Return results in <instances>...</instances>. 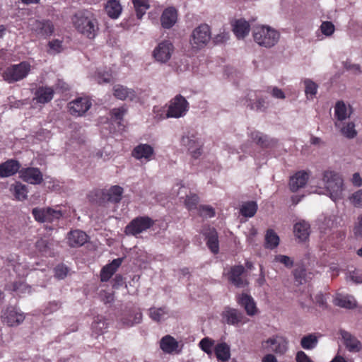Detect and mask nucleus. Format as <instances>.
I'll use <instances>...</instances> for the list:
<instances>
[{"label":"nucleus","instance_id":"bf43d9fd","mask_svg":"<svg viewBox=\"0 0 362 362\" xmlns=\"http://www.w3.org/2000/svg\"><path fill=\"white\" fill-rule=\"evenodd\" d=\"M346 279L348 280H351L356 284H361L362 283V272L359 270H354L349 272Z\"/></svg>","mask_w":362,"mask_h":362},{"label":"nucleus","instance_id":"f704fd0d","mask_svg":"<svg viewBox=\"0 0 362 362\" xmlns=\"http://www.w3.org/2000/svg\"><path fill=\"white\" fill-rule=\"evenodd\" d=\"M105 11L109 17L117 18L122 12V6L117 0H110L105 6Z\"/></svg>","mask_w":362,"mask_h":362},{"label":"nucleus","instance_id":"f8f14e48","mask_svg":"<svg viewBox=\"0 0 362 362\" xmlns=\"http://www.w3.org/2000/svg\"><path fill=\"white\" fill-rule=\"evenodd\" d=\"M29 26L31 30L40 37H47L54 32L52 23L47 20H31Z\"/></svg>","mask_w":362,"mask_h":362},{"label":"nucleus","instance_id":"cd10ccee","mask_svg":"<svg viewBox=\"0 0 362 362\" xmlns=\"http://www.w3.org/2000/svg\"><path fill=\"white\" fill-rule=\"evenodd\" d=\"M88 236L82 230H71L68 234V244L72 247H79L87 242Z\"/></svg>","mask_w":362,"mask_h":362},{"label":"nucleus","instance_id":"6e6552de","mask_svg":"<svg viewBox=\"0 0 362 362\" xmlns=\"http://www.w3.org/2000/svg\"><path fill=\"white\" fill-rule=\"evenodd\" d=\"M181 145L186 148L192 158L197 159L202 153L203 144L194 133L187 132L181 139Z\"/></svg>","mask_w":362,"mask_h":362},{"label":"nucleus","instance_id":"393cba45","mask_svg":"<svg viewBox=\"0 0 362 362\" xmlns=\"http://www.w3.org/2000/svg\"><path fill=\"white\" fill-rule=\"evenodd\" d=\"M223 318L226 322L230 325H236L243 322V314L235 308L226 307L222 313Z\"/></svg>","mask_w":362,"mask_h":362},{"label":"nucleus","instance_id":"b1692460","mask_svg":"<svg viewBox=\"0 0 362 362\" xmlns=\"http://www.w3.org/2000/svg\"><path fill=\"white\" fill-rule=\"evenodd\" d=\"M54 93L51 87L40 86L35 91L33 100H36L37 103H47L52 100Z\"/></svg>","mask_w":362,"mask_h":362},{"label":"nucleus","instance_id":"c85d7f7f","mask_svg":"<svg viewBox=\"0 0 362 362\" xmlns=\"http://www.w3.org/2000/svg\"><path fill=\"white\" fill-rule=\"evenodd\" d=\"M122 258H117L113 259L111 263L104 267L100 273L101 281H107L122 264Z\"/></svg>","mask_w":362,"mask_h":362},{"label":"nucleus","instance_id":"f257e3e1","mask_svg":"<svg viewBox=\"0 0 362 362\" xmlns=\"http://www.w3.org/2000/svg\"><path fill=\"white\" fill-rule=\"evenodd\" d=\"M72 21L76 30L88 39H94L99 31L96 16L90 11H78L74 15Z\"/></svg>","mask_w":362,"mask_h":362},{"label":"nucleus","instance_id":"58836bf2","mask_svg":"<svg viewBox=\"0 0 362 362\" xmlns=\"http://www.w3.org/2000/svg\"><path fill=\"white\" fill-rule=\"evenodd\" d=\"M317 344L318 338L315 334H308L303 337L300 339V346L305 350H312L315 349Z\"/></svg>","mask_w":362,"mask_h":362},{"label":"nucleus","instance_id":"6e6d98bb","mask_svg":"<svg viewBox=\"0 0 362 362\" xmlns=\"http://www.w3.org/2000/svg\"><path fill=\"white\" fill-rule=\"evenodd\" d=\"M200 216L204 218H211L215 216V211L213 207L207 205H202L199 208Z\"/></svg>","mask_w":362,"mask_h":362},{"label":"nucleus","instance_id":"3c124183","mask_svg":"<svg viewBox=\"0 0 362 362\" xmlns=\"http://www.w3.org/2000/svg\"><path fill=\"white\" fill-rule=\"evenodd\" d=\"M305 84V92L306 95L308 97V95H310V97L313 98V96H315L317 91V85L313 82L310 79H305L304 81Z\"/></svg>","mask_w":362,"mask_h":362},{"label":"nucleus","instance_id":"5fc2aeb1","mask_svg":"<svg viewBox=\"0 0 362 362\" xmlns=\"http://www.w3.org/2000/svg\"><path fill=\"white\" fill-rule=\"evenodd\" d=\"M274 261L284 264L287 268H291L293 265V260L290 257L284 255H276Z\"/></svg>","mask_w":362,"mask_h":362},{"label":"nucleus","instance_id":"13d9d810","mask_svg":"<svg viewBox=\"0 0 362 362\" xmlns=\"http://www.w3.org/2000/svg\"><path fill=\"white\" fill-rule=\"evenodd\" d=\"M293 276L296 282L298 284H303L305 282L306 271L303 268H298L294 270Z\"/></svg>","mask_w":362,"mask_h":362},{"label":"nucleus","instance_id":"9d476101","mask_svg":"<svg viewBox=\"0 0 362 362\" xmlns=\"http://www.w3.org/2000/svg\"><path fill=\"white\" fill-rule=\"evenodd\" d=\"M288 340L282 336L274 335L262 341V347L276 354L283 355L288 350Z\"/></svg>","mask_w":362,"mask_h":362},{"label":"nucleus","instance_id":"79ce46f5","mask_svg":"<svg viewBox=\"0 0 362 362\" xmlns=\"http://www.w3.org/2000/svg\"><path fill=\"white\" fill-rule=\"evenodd\" d=\"M279 244V237L278 235L272 230L269 229L267 231L265 235V246L269 249H274Z\"/></svg>","mask_w":362,"mask_h":362},{"label":"nucleus","instance_id":"ea45409f","mask_svg":"<svg viewBox=\"0 0 362 362\" xmlns=\"http://www.w3.org/2000/svg\"><path fill=\"white\" fill-rule=\"evenodd\" d=\"M298 301L302 308H310L311 304L314 303V299L312 297L311 291L308 288L303 290L298 295Z\"/></svg>","mask_w":362,"mask_h":362},{"label":"nucleus","instance_id":"bb28decb","mask_svg":"<svg viewBox=\"0 0 362 362\" xmlns=\"http://www.w3.org/2000/svg\"><path fill=\"white\" fill-rule=\"evenodd\" d=\"M238 303L240 306L245 308L248 315L253 316L256 314L257 307L252 296L247 293H242L238 298Z\"/></svg>","mask_w":362,"mask_h":362},{"label":"nucleus","instance_id":"c03bdc74","mask_svg":"<svg viewBox=\"0 0 362 362\" xmlns=\"http://www.w3.org/2000/svg\"><path fill=\"white\" fill-rule=\"evenodd\" d=\"M136 16L139 19H141L145 14L146 10L149 8V1L148 0H132Z\"/></svg>","mask_w":362,"mask_h":362},{"label":"nucleus","instance_id":"7c9ffc66","mask_svg":"<svg viewBox=\"0 0 362 362\" xmlns=\"http://www.w3.org/2000/svg\"><path fill=\"white\" fill-rule=\"evenodd\" d=\"M295 236L300 241H305L310 235V225L305 221H300L296 223L293 227Z\"/></svg>","mask_w":362,"mask_h":362},{"label":"nucleus","instance_id":"338daca9","mask_svg":"<svg viewBox=\"0 0 362 362\" xmlns=\"http://www.w3.org/2000/svg\"><path fill=\"white\" fill-rule=\"evenodd\" d=\"M49 47L54 53H59L62 50V42L59 40H54L49 42Z\"/></svg>","mask_w":362,"mask_h":362},{"label":"nucleus","instance_id":"603ef678","mask_svg":"<svg viewBox=\"0 0 362 362\" xmlns=\"http://www.w3.org/2000/svg\"><path fill=\"white\" fill-rule=\"evenodd\" d=\"M142 313L141 312H136L134 315H130L127 318H124V325L131 327L136 324H139L141 322Z\"/></svg>","mask_w":362,"mask_h":362},{"label":"nucleus","instance_id":"6ab92c4d","mask_svg":"<svg viewBox=\"0 0 362 362\" xmlns=\"http://www.w3.org/2000/svg\"><path fill=\"white\" fill-rule=\"evenodd\" d=\"M21 163L14 159H9L0 164V177H8L19 172Z\"/></svg>","mask_w":362,"mask_h":362},{"label":"nucleus","instance_id":"4be33fe9","mask_svg":"<svg viewBox=\"0 0 362 362\" xmlns=\"http://www.w3.org/2000/svg\"><path fill=\"white\" fill-rule=\"evenodd\" d=\"M204 235L206 237V245L214 254H217L219 251V242L216 230L213 228L204 229Z\"/></svg>","mask_w":362,"mask_h":362},{"label":"nucleus","instance_id":"37998d69","mask_svg":"<svg viewBox=\"0 0 362 362\" xmlns=\"http://www.w3.org/2000/svg\"><path fill=\"white\" fill-rule=\"evenodd\" d=\"M246 105L250 107V110L264 112L268 107V103L264 98H258L255 103H252L251 99L247 100Z\"/></svg>","mask_w":362,"mask_h":362},{"label":"nucleus","instance_id":"7ed1b4c3","mask_svg":"<svg viewBox=\"0 0 362 362\" xmlns=\"http://www.w3.org/2000/svg\"><path fill=\"white\" fill-rule=\"evenodd\" d=\"M252 35L256 43L266 48L274 47L280 38L279 33L268 25L255 26L252 30Z\"/></svg>","mask_w":362,"mask_h":362},{"label":"nucleus","instance_id":"4c0bfd02","mask_svg":"<svg viewBox=\"0 0 362 362\" xmlns=\"http://www.w3.org/2000/svg\"><path fill=\"white\" fill-rule=\"evenodd\" d=\"M94 77L99 84L109 83L115 81V77L111 69L99 70L95 73Z\"/></svg>","mask_w":362,"mask_h":362},{"label":"nucleus","instance_id":"dca6fc26","mask_svg":"<svg viewBox=\"0 0 362 362\" xmlns=\"http://www.w3.org/2000/svg\"><path fill=\"white\" fill-rule=\"evenodd\" d=\"M134 158L139 160L150 161L154 155L153 148L147 144H140L135 146L132 152Z\"/></svg>","mask_w":362,"mask_h":362},{"label":"nucleus","instance_id":"de8ad7c7","mask_svg":"<svg viewBox=\"0 0 362 362\" xmlns=\"http://www.w3.org/2000/svg\"><path fill=\"white\" fill-rule=\"evenodd\" d=\"M341 133L347 139H354L357 135L354 122H349L341 128Z\"/></svg>","mask_w":362,"mask_h":362},{"label":"nucleus","instance_id":"f3484780","mask_svg":"<svg viewBox=\"0 0 362 362\" xmlns=\"http://www.w3.org/2000/svg\"><path fill=\"white\" fill-rule=\"evenodd\" d=\"M309 179V173L305 170L298 171L291 177L289 180V188L293 192H297L305 186Z\"/></svg>","mask_w":362,"mask_h":362},{"label":"nucleus","instance_id":"4d7b16f0","mask_svg":"<svg viewBox=\"0 0 362 362\" xmlns=\"http://www.w3.org/2000/svg\"><path fill=\"white\" fill-rule=\"evenodd\" d=\"M351 203L355 207L362 206V189H359L351 194L349 197Z\"/></svg>","mask_w":362,"mask_h":362},{"label":"nucleus","instance_id":"1a4fd4ad","mask_svg":"<svg viewBox=\"0 0 362 362\" xmlns=\"http://www.w3.org/2000/svg\"><path fill=\"white\" fill-rule=\"evenodd\" d=\"M154 221L148 216H139L132 220L125 227L124 233L127 235H136L150 228Z\"/></svg>","mask_w":362,"mask_h":362},{"label":"nucleus","instance_id":"a19ab883","mask_svg":"<svg viewBox=\"0 0 362 362\" xmlns=\"http://www.w3.org/2000/svg\"><path fill=\"white\" fill-rule=\"evenodd\" d=\"M334 116L338 121L342 122L349 117L347 113V107L346 104L340 100L337 101L334 106Z\"/></svg>","mask_w":362,"mask_h":362},{"label":"nucleus","instance_id":"49530a36","mask_svg":"<svg viewBox=\"0 0 362 362\" xmlns=\"http://www.w3.org/2000/svg\"><path fill=\"white\" fill-rule=\"evenodd\" d=\"M14 196L18 201H23L27 198V187L21 182H16L13 185Z\"/></svg>","mask_w":362,"mask_h":362},{"label":"nucleus","instance_id":"680f3d73","mask_svg":"<svg viewBox=\"0 0 362 362\" xmlns=\"http://www.w3.org/2000/svg\"><path fill=\"white\" fill-rule=\"evenodd\" d=\"M68 273V268L63 265H58L54 269V275L59 279H64Z\"/></svg>","mask_w":362,"mask_h":362},{"label":"nucleus","instance_id":"2eb2a0df","mask_svg":"<svg viewBox=\"0 0 362 362\" xmlns=\"http://www.w3.org/2000/svg\"><path fill=\"white\" fill-rule=\"evenodd\" d=\"M3 322L13 327L20 325L25 319L23 313H18L15 308H7L1 315Z\"/></svg>","mask_w":362,"mask_h":362},{"label":"nucleus","instance_id":"72a5a7b5","mask_svg":"<svg viewBox=\"0 0 362 362\" xmlns=\"http://www.w3.org/2000/svg\"><path fill=\"white\" fill-rule=\"evenodd\" d=\"M160 346L165 353L170 354L176 351L178 343L173 337L166 335L161 339Z\"/></svg>","mask_w":362,"mask_h":362},{"label":"nucleus","instance_id":"09e8293b","mask_svg":"<svg viewBox=\"0 0 362 362\" xmlns=\"http://www.w3.org/2000/svg\"><path fill=\"white\" fill-rule=\"evenodd\" d=\"M107 322L102 317H97L91 325V328L94 332L100 334L107 328Z\"/></svg>","mask_w":362,"mask_h":362},{"label":"nucleus","instance_id":"8fccbe9b","mask_svg":"<svg viewBox=\"0 0 362 362\" xmlns=\"http://www.w3.org/2000/svg\"><path fill=\"white\" fill-rule=\"evenodd\" d=\"M200 349L207 354H212V347L214 345V340L209 338L204 337L199 342Z\"/></svg>","mask_w":362,"mask_h":362},{"label":"nucleus","instance_id":"a878e982","mask_svg":"<svg viewBox=\"0 0 362 362\" xmlns=\"http://www.w3.org/2000/svg\"><path fill=\"white\" fill-rule=\"evenodd\" d=\"M113 95L121 100H129L133 101L136 98V92L133 89L120 84L115 85L113 87Z\"/></svg>","mask_w":362,"mask_h":362},{"label":"nucleus","instance_id":"c9c22d12","mask_svg":"<svg viewBox=\"0 0 362 362\" xmlns=\"http://www.w3.org/2000/svg\"><path fill=\"white\" fill-rule=\"evenodd\" d=\"M258 206L256 202L249 201L243 203L240 209V213L242 216L251 218L255 216L257 211Z\"/></svg>","mask_w":362,"mask_h":362},{"label":"nucleus","instance_id":"20e7f679","mask_svg":"<svg viewBox=\"0 0 362 362\" xmlns=\"http://www.w3.org/2000/svg\"><path fill=\"white\" fill-rule=\"evenodd\" d=\"M31 71V65L28 62L23 61L17 64H12L1 73L4 80L13 83L26 78Z\"/></svg>","mask_w":362,"mask_h":362},{"label":"nucleus","instance_id":"69168bd1","mask_svg":"<svg viewBox=\"0 0 362 362\" xmlns=\"http://www.w3.org/2000/svg\"><path fill=\"white\" fill-rule=\"evenodd\" d=\"M314 303L322 309L327 308V300L322 293H319L315 296Z\"/></svg>","mask_w":362,"mask_h":362},{"label":"nucleus","instance_id":"5701e85b","mask_svg":"<svg viewBox=\"0 0 362 362\" xmlns=\"http://www.w3.org/2000/svg\"><path fill=\"white\" fill-rule=\"evenodd\" d=\"M177 20V11L174 7L165 8L160 17L161 25L163 28H172Z\"/></svg>","mask_w":362,"mask_h":362},{"label":"nucleus","instance_id":"473e14b6","mask_svg":"<svg viewBox=\"0 0 362 362\" xmlns=\"http://www.w3.org/2000/svg\"><path fill=\"white\" fill-rule=\"evenodd\" d=\"M148 315L152 320L159 322L168 317V310L165 306L160 308L152 307L148 310Z\"/></svg>","mask_w":362,"mask_h":362},{"label":"nucleus","instance_id":"e433bc0d","mask_svg":"<svg viewBox=\"0 0 362 362\" xmlns=\"http://www.w3.org/2000/svg\"><path fill=\"white\" fill-rule=\"evenodd\" d=\"M334 303L339 307L346 309H352L356 307V301L351 296H339L335 298Z\"/></svg>","mask_w":362,"mask_h":362},{"label":"nucleus","instance_id":"a211bd4d","mask_svg":"<svg viewBox=\"0 0 362 362\" xmlns=\"http://www.w3.org/2000/svg\"><path fill=\"white\" fill-rule=\"evenodd\" d=\"M340 334L344 341V344L349 351L357 353L362 349V344L361 341L351 333L345 330H341Z\"/></svg>","mask_w":362,"mask_h":362},{"label":"nucleus","instance_id":"aec40b11","mask_svg":"<svg viewBox=\"0 0 362 362\" xmlns=\"http://www.w3.org/2000/svg\"><path fill=\"white\" fill-rule=\"evenodd\" d=\"M249 136L261 148H271L274 146L276 144V141L274 139H272L269 136L258 131L252 132Z\"/></svg>","mask_w":362,"mask_h":362},{"label":"nucleus","instance_id":"864d4df0","mask_svg":"<svg viewBox=\"0 0 362 362\" xmlns=\"http://www.w3.org/2000/svg\"><path fill=\"white\" fill-rule=\"evenodd\" d=\"M320 30L325 36H331L335 30L334 25L331 21H323L320 25Z\"/></svg>","mask_w":362,"mask_h":362},{"label":"nucleus","instance_id":"0e129e2a","mask_svg":"<svg viewBox=\"0 0 362 362\" xmlns=\"http://www.w3.org/2000/svg\"><path fill=\"white\" fill-rule=\"evenodd\" d=\"M48 211V222H53L55 220L59 219L62 216V212L60 210H55L50 207H47Z\"/></svg>","mask_w":362,"mask_h":362},{"label":"nucleus","instance_id":"4468645a","mask_svg":"<svg viewBox=\"0 0 362 362\" xmlns=\"http://www.w3.org/2000/svg\"><path fill=\"white\" fill-rule=\"evenodd\" d=\"M20 177L32 185H39L43 180V176L37 168H26L19 171Z\"/></svg>","mask_w":362,"mask_h":362},{"label":"nucleus","instance_id":"39448f33","mask_svg":"<svg viewBox=\"0 0 362 362\" xmlns=\"http://www.w3.org/2000/svg\"><path fill=\"white\" fill-rule=\"evenodd\" d=\"M189 109V103L180 94L175 95L169 101L166 111V118H180L185 117Z\"/></svg>","mask_w":362,"mask_h":362},{"label":"nucleus","instance_id":"f03ea898","mask_svg":"<svg viewBox=\"0 0 362 362\" xmlns=\"http://www.w3.org/2000/svg\"><path fill=\"white\" fill-rule=\"evenodd\" d=\"M322 182L327 194L334 202L344 197L345 189L344 179L337 172L327 170L322 174Z\"/></svg>","mask_w":362,"mask_h":362},{"label":"nucleus","instance_id":"2f4dec72","mask_svg":"<svg viewBox=\"0 0 362 362\" xmlns=\"http://www.w3.org/2000/svg\"><path fill=\"white\" fill-rule=\"evenodd\" d=\"M214 352L218 361L226 362L230 358V347L226 342L217 344Z\"/></svg>","mask_w":362,"mask_h":362},{"label":"nucleus","instance_id":"774afa93","mask_svg":"<svg viewBox=\"0 0 362 362\" xmlns=\"http://www.w3.org/2000/svg\"><path fill=\"white\" fill-rule=\"evenodd\" d=\"M296 362H313L311 358L303 351L297 352L296 356Z\"/></svg>","mask_w":362,"mask_h":362},{"label":"nucleus","instance_id":"e2e57ef3","mask_svg":"<svg viewBox=\"0 0 362 362\" xmlns=\"http://www.w3.org/2000/svg\"><path fill=\"white\" fill-rule=\"evenodd\" d=\"M199 202V198L196 194H192L191 196H187L185 199V205L188 208V209L191 210L194 209Z\"/></svg>","mask_w":362,"mask_h":362},{"label":"nucleus","instance_id":"423d86ee","mask_svg":"<svg viewBox=\"0 0 362 362\" xmlns=\"http://www.w3.org/2000/svg\"><path fill=\"white\" fill-rule=\"evenodd\" d=\"M211 40V30L207 24H201L195 28L191 35L189 42L194 49H201L206 46Z\"/></svg>","mask_w":362,"mask_h":362},{"label":"nucleus","instance_id":"9b49d317","mask_svg":"<svg viewBox=\"0 0 362 362\" xmlns=\"http://www.w3.org/2000/svg\"><path fill=\"white\" fill-rule=\"evenodd\" d=\"M92 103L88 98H78L68 103L69 113L74 117H81L90 108Z\"/></svg>","mask_w":362,"mask_h":362},{"label":"nucleus","instance_id":"a18cd8bd","mask_svg":"<svg viewBox=\"0 0 362 362\" xmlns=\"http://www.w3.org/2000/svg\"><path fill=\"white\" fill-rule=\"evenodd\" d=\"M32 214L37 222L45 223L48 222V211L47 208H34L32 211Z\"/></svg>","mask_w":362,"mask_h":362},{"label":"nucleus","instance_id":"c756f323","mask_svg":"<svg viewBox=\"0 0 362 362\" xmlns=\"http://www.w3.org/2000/svg\"><path fill=\"white\" fill-rule=\"evenodd\" d=\"M250 26L247 21L243 19L236 20L233 24V31L237 38L243 39L250 32Z\"/></svg>","mask_w":362,"mask_h":362},{"label":"nucleus","instance_id":"ddd939ff","mask_svg":"<svg viewBox=\"0 0 362 362\" xmlns=\"http://www.w3.org/2000/svg\"><path fill=\"white\" fill-rule=\"evenodd\" d=\"M173 48L170 42L168 40L163 41L155 47L153 57L158 62L165 63L170 59Z\"/></svg>","mask_w":362,"mask_h":362},{"label":"nucleus","instance_id":"0eeeda50","mask_svg":"<svg viewBox=\"0 0 362 362\" xmlns=\"http://www.w3.org/2000/svg\"><path fill=\"white\" fill-rule=\"evenodd\" d=\"M91 193L100 199V204L105 202L117 204L122 199L123 188L118 185H114L108 189H95Z\"/></svg>","mask_w":362,"mask_h":362},{"label":"nucleus","instance_id":"412c9836","mask_svg":"<svg viewBox=\"0 0 362 362\" xmlns=\"http://www.w3.org/2000/svg\"><path fill=\"white\" fill-rule=\"evenodd\" d=\"M244 272L245 268L242 265L231 267L228 276L229 281L238 288L245 287L247 283L241 276Z\"/></svg>","mask_w":362,"mask_h":362},{"label":"nucleus","instance_id":"052dcab7","mask_svg":"<svg viewBox=\"0 0 362 362\" xmlns=\"http://www.w3.org/2000/svg\"><path fill=\"white\" fill-rule=\"evenodd\" d=\"M127 110L124 106H122L118 108H114L111 110V115L116 120H122L126 114Z\"/></svg>","mask_w":362,"mask_h":362}]
</instances>
